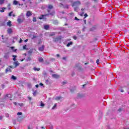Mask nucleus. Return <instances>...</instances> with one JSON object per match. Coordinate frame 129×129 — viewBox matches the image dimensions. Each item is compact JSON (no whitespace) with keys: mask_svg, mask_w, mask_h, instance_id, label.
<instances>
[{"mask_svg":"<svg viewBox=\"0 0 129 129\" xmlns=\"http://www.w3.org/2000/svg\"><path fill=\"white\" fill-rule=\"evenodd\" d=\"M23 14L22 13L20 16L18 17V18L17 19V22L19 23V24H21V23H23V18H24V16H23Z\"/></svg>","mask_w":129,"mask_h":129,"instance_id":"1","label":"nucleus"},{"mask_svg":"<svg viewBox=\"0 0 129 129\" xmlns=\"http://www.w3.org/2000/svg\"><path fill=\"white\" fill-rule=\"evenodd\" d=\"M81 3L79 1H77L73 3L72 6L73 7H77V6H80Z\"/></svg>","mask_w":129,"mask_h":129,"instance_id":"2","label":"nucleus"},{"mask_svg":"<svg viewBox=\"0 0 129 129\" xmlns=\"http://www.w3.org/2000/svg\"><path fill=\"white\" fill-rule=\"evenodd\" d=\"M32 16V12L31 11H27L26 13V16L27 17H31Z\"/></svg>","mask_w":129,"mask_h":129,"instance_id":"3","label":"nucleus"},{"mask_svg":"<svg viewBox=\"0 0 129 129\" xmlns=\"http://www.w3.org/2000/svg\"><path fill=\"white\" fill-rule=\"evenodd\" d=\"M7 32L8 34H12L13 33V29H12L11 28H9L8 29Z\"/></svg>","mask_w":129,"mask_h":129,"instance_id":"4","label":"nucleus"},{"mask_svg":"<svg viewBox=\"0 0 129 129\" xmlns=\"http://www.w3.org/2000/svg\"><path fill=\"white\" fill-rule=\"evenodd\" d=\"M45 47L44 46V45H42L41 47L39 48V51H43Z\"/></svg>","mask_w":129,"mask_h":129,"instance_id":"5","label":"nucleus"},{"mask_svg":"<svg viewBox=\"0 0 129 129\" xmlns=\"http://www.w3.org/2000/svg\"><path fill=\"white\" fill-rule=\"evenodd\" d=\"M7 26L9 27H12V21H9L8 22H7Z\"/></svg>","mask_w":129,"mask_h":129,"instance_id":"6","label":"nucleus"},{"mask_svg":"<svg viewBox=\"0 0 129 129\" xmlns=\"http://www.w3.org/2000/svg\"><path fill=\"white\" fill-rule=\"evenodd\" d=\"M12 72V70H11V69L10 68H8L6 70V73H8V72Z\"/></svg>","mask_w":129,"mask_h":129,"instance_id":"7","label":"nucleus"},{"mask_svg":"<svg viewBox=\"0 0 129 129\" xmlns=\"http://www.w3.org/2000/svg\"><path fill=\"white\" fill-rule=\"evenodd\" d=\"M52 77L53 78H59V76L56 74H52Z\"/></svg>","mask_w":129,"mask_h":129,"instance_id":"8","label":"nucleus"},{"mask_svg":"<svg viewBox=\"0 0 129 129\" xmlns=\"http://www.w3.org/2000/svg\"><path fill=\"white\" fill-rule=\"evenodd\" d=\"M14 65H15L16 67H17V66H19V65H20V63L18 61H15Z\"/></svg>","mask_w":129,"mask_h":129,"instance_id":"9","label":"nucleus"},{"mask_svg":"<svg viewBox=\"0 0 129 129\" xmlns=\"http://www.w3.org/2000/svg\"><path fill=\"white\" fill-rule=\"evenodd\" d=\"M9 57V53H6L4 55V58H5L6 59H8Z\"/></svg>","mask_w":129,"mask_h":129,"instance_id":"10","label":"nucleus"},{"mask_svg":"<svg viewBox=\"0 0 129 129\" xmlns=\"http://www.w3.org/2000/svg\"><path fill=\"white\" fill-rule=\"evenodd\" d=\"M11 79H12V80H17V77H15V76H12L11 77Z\"/></svg>","mask_w":129,"mask_h":129,"instance_id":"11","label":"nucleus"},{"mask_svg":"<svg viewBox=\"0 0 129 129\" xmlns=\"http://www.w3.org/2000/svg\"><path fill=\"white\" fill-rule=\"evenodd\" d=\"M38 61L39 62H40L41 63H42L43 62V58L42 57H39L38 58Z\"/></svg>","mask_w":129,"mask_h":129,"instance_id":"12","label":"nucleus"},{"mask_svg":"<svg viewBox=\"0 0 129 129\" xmlns=\"http://www.w3.org/2000/svg\"><path fill=\"white\" fill-rule=\"evenodd\" d=\"M12 57H14L13 59V61H16L17 60V59L16 58L17 57V55H12Z\"/></svg>","mask_w":129,"mask_h":129,"instance_id":"13","label":"nucleus"},{"mask_svg":"<svg viewBox=\"0 0 129 129\" xmlns=\"http://www.w3.org/2000/svg\"><path fill=\"white\" fill-rule=\"evenodd\" d=\"M4 10H5V8H0V12L1 13H4V12H5Z\"/></svg>","mask_w":129,"mask_h":129,"instance_id":"14","label":"nucleus"},{"mask_svg":"<svg viewBox=\"0 0 129 129\" xmlns=\"http://www.w3.org/2000/svg\"><path fill=\"white\" fill-rule=\"evenodd\" d=\"M62 98L61 96H58L55 98V100H60V99Z\"/></svg>","mask_w":129,"mask_h":129,"instance_id":"15","label":"nucleus"},{"mask_svg":"<svg viewBox=\"0 0 129 129\" xmlns=\"http://www.w3.org/2000/svg\"><path fill=\"white\" fill-rule=\"evenodd\" d=\"M45 17L46 15H42L41 17H39L40 20H43V19H45Z\"/></svg>","mask_w":129,"mask_h":129,"instance_id":"16","label":"nucleus"},{"mask_svg":"<svg viewBox=\"0 0 129 129\" xmlns=\"http://www.w3.org/2000/svg\"><path fill=\"white\" fill-rule=\"evenodd\" d=\"M18 1L15 0L14 2H13V5H15V6H17V5H18Z\"/></svg>","mask_w":129,"mask_h":129,"instance_id":"17","label":"nucleus"},{"mask_svg":"<svg viewBox=\"0 0 129 129\" xmlns=\"http://www.w3.org/2000/svg\"><path fill=\"white\" fill-rule=\"evenodd\" d=\"M72 44H73V43L72 42H70L68 43L67 46V47H70L71 45H72Z\"/></svg>","mask_w":129,"mask_h":129,"instance_id":"18","label":"nucleus"},{"mask_svg":"<svg viewBox=\"0 0 129 129\" xmlns=\"http://www.w3.org/2000/svg\"><path fill=\"white\" fill-rule=\"evenodd\" d=\"M44 28L45 30H48V29H49V25H45Z\"/></svg>","mask_w":129,"mask_h":129,"instance_id":"19","label":"nucleus"},{"mask_svg":"<svg viewBox=\"0 0 129 129\" xmlns=\"http://www.w3.org/2000/svg\"><path fill=\"white\" fill-rule=\"evenodd\" d=\"M48 9L49 10H51V9H53V6H52V5H49L48 7Z\"/></svg>","mask_w":129,"mask_h":129,"instance_id":"20","label":"nucleus"},{"mask_svg":"<svg viewBox=\"0 0 129 129\" xmlns=\"http://www.w3.org/2000/svg\"><path fill=\"white\" fill-rule=\"evenodd\" d=\"M26 60L27 62H28V61H31V57H27V58H26Z\"/></svg>","mask_w":129,"mask_h":129,"instance_id":"21","label":"nucleus"},{"mask_svg":"<svg viewBox=\"0 0 129 129\" xmlns=\"http://www.w3.org/2000/svg\"><path fill=\"white\" fill-rule=\"evenodd\" d=\"M5 3V0H0V5H3Z\"/></svg>","mask_w":129,"mask_h":129,"instance_id":"22","label":"nucleus"},{"mask_svg":"<svg viewBox=\"0 0 129 129\" xmlns=\"http://www.w3.org/2000/svg\"><path fill=\"white\" fill-rule=\"evenodd\" d=\"M56 106H57V104L55 103L54 106L52 107V109H55Z\"/></svg>","mask_w":129,"mask_h":129,"instance_id":"23","label":"nucleus"},{"mask_svg":"<svg viewBox=\"0 0 129 129\" xmlns=\"http://www.w3.org/2000/svg\"><path fill=\"white\" fill-rule=\"evenodd\" d=\"M34 70H35V71H40V68L37 69V68H35Z\"/></svg>","mask_w":129,"mask_h":129,"instance_id":"24","label":"nucleus"},{"mask_svg":"<svg viewBox=\"0 0 129 129\" xmlns=\"http://www.w3.org/2000/svg\"><path fill=\"white\" fill-rule=\"evenodd\" d=\"M40 106H45V104L43 103L42 101L41 102Z\"/></svg>","mask_w":129,"mask_h":129,"instance_id":"25","label":"nucleus"},{"mask_svg":"<svg viewBox=\"0 0 129 129\" xmlns=\"http://www.w3.org/2000/svg\"><path fill=\"white\" fill-rule=\"evenodd\" d=\"M23 49L24 50H27V45H25L24 46H23Z\"/></svg>","mask_w":129,"mask_h":129,"instance_id":"26","label":"nucleus"},{"mask_svg":"<svg viewBox=\"0 0 129 129\" xmlns=\"http://www.w3.org/2000/svg\"><path fill=\"white\" fill-rule=\"evenodd\" d=\"M54 24H55V25H57L58 24V21L56 20V21H54L53 22Z\"/></svg>","mask_w":129,"mask_h":129,"instance_id":"27","label":"nucleus"},{"mask_svg":"<svg viewBox=\"0 0 129 129\" xmlns=\"http://www.w3.org/2000/svg\"><path fill=\"white\" fill-rule=\"evenodd\" d=\"M13 11H12L11 12L9 13V17H12V14H13Z\"/></svg>","mask_w":129,"mask_h":129,"instance_id":"28","label":"nucleus"},{"mask_svg":"<svg viewBox=\"0 0 129 129\" xmlns=\"http://www.w3.org/2000/svg\"><path fill=\"white\" fill-rule=\"evenodd\" d=\"M74 10L75 12H77V11H78V8L75 7L74 9Z\"/></svg>","mask_w":129,"mask_h":129,"instance_id":"29","label":"nucleus"},{"mask_svg":"<svg viewBox=\"0 0 129 129\" xmlns=\"http://www.w3.org/2000/svg\"><path fill=\"white\" fill-rule=\"evenodd\" d=\"M87 17H88V15H87V14H85L84 15V19L87 18Z\"/></svg>","mask_w":129,"mask_h":129,"instance_id":"30","label":"nucleus"},{"mask_svg":"<svg viewBox=\"0 0 129 129\" xmlns=\"http://www.w3.org/2000/svg\"><path fill=\"white\" fill-rule=\"evenodd\" d=\"M33 22H37V19H36V18H34L33 19Z\"/></svg>","mask_w":129,"mask_h":129,"instance_id":"31","label":"nucleus"},{"mask_svg":"<svg viewBox=\"0 0 129 129\" xmlns=\"http://www.w3.org/2000/svg\"><path fill=\"white\" fill-rule=\"evenodd\" d=\"M6 97H11V94H7Z\"/></svg>","mask_w":129,"mask_h":129,"instance_id":"32","label":"nucleus"},{"mask_svg":"<svg viewBox=\"0 0 129 129\" xmlns=\"http://www.w3.org/2000/svg\"><path fill=\"white\" fill-rule=\"evenodd\" d=\"M17 115H22V112H19L17 113Z\"/></svg>","mask_w":129,"mask_h":129,"instance_id":"33","label":"nucleus"},{"mask_svg":"<svg viewBox=\"0 0 129 129\" xmlns=\"http://www.w3.org/2000/svg\"><path fill=\"white\" fill-rule=\"evenodd\" d=\"M19 105H20V106H23V105H24V104L21 103L19 104Z\"/></svg>","mask_w":129,"mask_h":129,"instance_id":"34","label":"nucleus"},{"mask_svg":"<svg viewBox=\"0 0 129 129\" xmlns=\"http://www.w3.org/2000/svg\"><path fill=\"white\" fill-rule=\"evenodd\" d=\"M73 38H74V40H77V37H76V36H74L73 37Z\"/></svg>","mask_w":129,"mask_h":129,"instance_id":"35","label":"nucleus"},{"mask_svg":"<svg viewBox=\"0 0 129 129\" xmlns=\"http://www.w3.org/2000/svg\"><path fill=\"white\" fill-rule=\"evenodd\" d=\"M39 85L40 86H44V84H43V83H40Z\"/></svg>","mask_w":129,"mask_h":129,"instance_id":"36","label":"nucleus"},{"mask_svg":"<svg viewBox=\"0 0 129 129\" xmlns=\"http://www.w3.org/2000/svg\"><path fill=\"white\" fill-rule=\"evenodd\" d=\"M75 20H76V21H79V19L77 18V17L75 18Z\"/></svg>","mask_w":129,"mask_h":129,"instance_id":"37","label":"nucleus"},{"mask_svg":"<svg viewBox=\"0 0 129 129\" xmlns=\"http://www.w3.org/2000/svg\"><path fill=\"white\" fill-rule=\"evenodd\" d=\"M37 38V36L36 35H33L32 39H36Z\"/></svg>","mask_w":129,"mask_h":129,"instance_id":"38","label":"nucleus"},{"mask_svg":"<svg viewBox=\"0 0 129 129\" xmlns=\"http://www.w3.org/2000/svg\"><path fill=\"white\" fill-rule=\"evenodd\" d=\"M28 99H29V100H32V97H28Z\"/></svg>","mask_w":129,"mask_h":129,"instance_id":"39","label":"nucleus"},{"mask_svg":"<svg viewBox=\"0 0 129 129\" xmlns=\"http://www.w3.org/2000/svg\"><path fill=\"white\" fill-rule=\"evenodd\" d=\"M99 62V59H97L96 60L97 64H98Z\"/></svg>","mask_w":129,"mask_h":129,"instance_id":"40","label":"nucleus"},{"mask_svg":"<svg viewBox=\"0 0 129 129\" xmlns=\"http://www.w3.org/2000/svg\"><path fill=\"white\" fill-rule=\"evenodd\" d=\"M23 42V40H22V39L20 38V40L19 41V43H22Z\"/></svg>","mask_w":129,"mask_h":129,"instance_id":"41","label":"nucleus"},{"mask_svg":"<svg viewBox=\"0 0 129 129\" xmlns=\"http://www.w3.org/2000/svg\"><path fill=\"white\" fill-rule=\"evenodd\" d=\"M118 111H119V112L121 111V108L118 109Z\"/></svg>","mask_w":129,"mask_h":129,"instance_id":"42","label":"nucleus"},{"mask_svg":"<svg viewBox=\"0 0 129 129\" xmlns=\"http://www.w3.org/2000/svg\"><path fill=\"white\" fill-rule=\"evenodd\" d=\"M93 1V2H94L95 3H97L98 0H92Z\"/></svg>","mask_w":129,"mask_h":129,"instance_id":"43","label":"nucleus"},{"mask_svg":"<svg viewBox=\"0 0 129 129\" xmlns=\"http://www.w3.org/2000/svg\"><path fill=\"white\" fill-rule=\"evenodd\" d=\"M84 24H86V20H84Z\"/></svg>","mask_w":129,"mask_h":129,"instance_id":"44","label":"nucleus"},{"mask_svg":"<svg viewBox=\"0 0 129 129\" xmlns=\"http://www.w3.org/2000/svg\"><path fill=\"white\" fill-rule=\"evenodd\" d=\"M35 87H36V88H38V87H39V85H36Z\"/></svg>","mask_w":129,"mask_h":129,"instance_id":"45","label":"nucleus"},{"mask_svg":"<svg viewBox=\"0 0 129 129\" xmlns=\"http://www.w3.org/2000/svg\"><path fill=\"white\" fill-rule=\"evenodd\" d=\"M56 57H60V55L58 54H56Z\"/></svg>","mask_w":129,"mask_h":129,"instance_id":"46","label":"nucleus"},{"mask_svg":"<svg viewBox=\"0 0 129 129\" xmlns=\"http://www.w3.org/2000/svg\"><path fill=\"white\" fill-rule=\"evenodd\" d=\"M63 84H66V83H67V82L66 81L63 82L62 83Z\"/></svg>","mask_w":129,"mask_h":129,"instance_id":"47","label":"nucleus"},{"mask_svg":"<svg viewBox=\"0 0 129 129\" xmlns=\"http://www.w3.org/2000/svg\"><path fill=\"white\" fill-rule=\"evenodd\" d=\"M9 116H10V115H9V114H6V117H9Z\"/></svg>","mask_w":129,"mask_h":129,"instance_id":"48","label":"nucleus"},{"mask_svg":"<svg viewBox=\"0 0 129 129\" xmlns=\"http://www.w3.org/2000/svg\"><path fill=\"white\" fill-rule=\"evenodd\" d=\"M0 119H3V116H0Z\"/></svg>","mask_w":129,"mask_h":129,"instance_id":"49","label":"nucleus"},{"mask_svg":"<svg viewBox=\"0 0 129 129\" xmlns=\"http://www.w3.org/2000/svg\"><path fill=\"white\" fill-rule=\"evenodd\" d=\"M62 59H63V60H66V57H63L62 58Z\"/></svg>","mask_w":129,"mask_h":129,"instance_id":"50","label":"nucleus"},{"mask_svg":"<svg viewBox=\"0 0 129 129\" xmlns=\"http://www.w3.org/2000/svg\"><path fill=\"white\" fill-rule=\"evenodd\" d=\"M13 103H14V104H15V105H17V102H15Z\"/></svg>","mask_w":129,"mask_h":129,"instance_id":"51","label":"nucleus"},{"mask_svg":"<svg viewBox=\"0 0 129 129\" xmlns=\"http://www.w3.org/2000/svg\"><path fill=\"white\" fill-rule=\"evenodd\" d=\"M33 95H36V92H34V93H33Z\"/></svg>","mask_w":129,"mask_h":129,"instance_id":"52","label":"nucleus"},{"mask_svg":"<svg viewBox=\"0 0 129 129\" xmlns=\"http://www.w3.org/2000/svg\"><path fill=\"white\" fill-rule=\"evenodd\" d=\"M16 51H17V49L13 50V52H16Z\"/></svg>","mask_w":129,"mask_h":129,"instance_id":"53","label":"nucleus"},{"mask_svg":"<svg viewBox=\"0 0 129 129\" xmlns=\"http://www.w3.org/2000/svg\"><path fill=\"white\" fill-rule=\"evenodd\" d=\"M27 41H28V39H26V40L24 41V42H25V43H26V42H27Z\"/></svg>","mask_w":129,"mask_h":129,"instance_id":"54","label":"nucleus"},{"mask_svg":"<svg viewBox=\"0 0 129 129\" xmlns=\"http://www.w3.org/2000/svg\"><path fill=\"white\" fill-rule=\"evenodd\" d=\"M50 15H51L52 16H53V15H54V13H50Z\"/></svg>","mask_w":129,"mask_h":129,"instance_id":"55","label":"nucleus"},{"mask_svg":"<svg viewBox=\"0 0 129 129\" xmlns=\"http://www.w3.org/2000/svg\"><path fill=\"white\" fill-rule=\"evenodd\" d=\"M59 5H60L59 6H60V7H61V6H62L63 7V4H60Z\"/></svg>","mask_w":129,"mask_h":129,"instance_id":"56","label":"nucleus"},{"mask_svg":"<svg viewBox=\"0 0 129 129\" xmlns=\"http://www.w3.org/2000/svg\"><path fill=\"white\" fill-rule=\"evenodd\" d=\"M20 61H21V62H23V61H24V59H21Z\"/></svg>","mask_w":129,"mask_h":129,"instance_id":"57","label":"nucleus"},{"mask_svg":"<svg viewBox=\"0 0 129 129\" xmlns=\"http://www.w3.org/2000/svg\"><path fill=\"white\" fill-rule=\"evenodd\" d=\"M13 17H16V15L15 14H13Z\"/></svg>","mask_w":129,"mask_h":129,"instance_id":"58","label":"nucleus"},{"mask_svg":"<svg viewBox=\"0 0 129 129\" xmlns=\"http://www.w3.org/2000/svg\"><path fill=\"white\" fill-rule=\"evenodd\" d=\"M14 48L15 47H11V49H12V50H13Z\"/></svg>","mask_w":129,"mask_h":129,"instance_id":"59","label":"nucleus"},{"mask_svg":"<svg viewBox=\"0 0 129 129\" xmlns=\"http://www.w3.org/2000/svg\"><path fill=\"white\" fill-rule=\"evenodd\" d=\"M121 92H123V90H121Z\"/></svg>","mask_w":129,"mask_h":129,"instance_id":"60","label":"nucleus"},{"mask_svg":"<svg viewBox=\"0 0 129 129\" xmlns=\"http://www.w3.org/2000/svg\"><path fill=\"white\" fill-rule=\"evenodd\" d=\"M81 11H84V9L82 8V9H81Z\"/></svg>","mask_w":129,"mask_h":129,"instance_id":"61","label":"nucleus"},{"mask_svg":"<svg viewBox=\"0 0 129 129\" xmlns=\"http://www.w3.org/2000/svg\"><path fill=\"white\" fill-rule=\"evenodd\" d=\"M66 8H67V9H68V6H67Z\"/></svg>","mask_w":129,"mask_h":129,"instance_id":"62","label":"nucleus"},{"mask_svg":"<svg viewBox=\"0 0 129 129\" xmlns=\"http://www.w3.org/2000/svg\"><path fill=\"white\" fill-rule=\"evenodd\" d=\"M41 128L45 129L44 127H41Z\"/></svg>","mask_w":129,"mask_h":129,"instance_id":"63","label":"nucleus"},{"mask_svg":"<svg viewBox=\"0 0 129 129\" xmlns=\"http://www.w3.org/2000/svg\"><path fill=\"white\" fill-rule=\"evenodd\" d=\"M23 1V2H25V0H22Z\"/></svg>","mask_w":129,"mask_h":129,"instance_id":"64","label":"nucleus"}]
</instances>
